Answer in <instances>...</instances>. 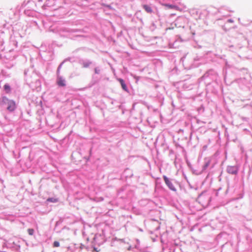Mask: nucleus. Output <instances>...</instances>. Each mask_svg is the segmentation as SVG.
I'll return each instance as SVG.
<instances>
[{"mask_svg": "<svg viewBox=\"0 0 252 252\" xmlns=\"http://www.w3.org/2000/svg\"><path fill=\"white\" fill-rule=\"evenodd\" d=\"M0 103L2 105H7L6 109L9 112L14 111L16 108L15 102L13 100L10 99L6 96L1 97Z\"/></svg>", "mask_w": 252, "mask_h": 252, "instance_id": "obj_1", "label": "nucleus"}, {"mask_svg": "<svg viewBox=\"0 0 252 252\" xmlns=\"http://www.w3.org/2000/svg\"><path fill=\"white\" fill-rule=\"evenodd\" d=\"M210 200L211 198L210 196L205 193L200 194L197 198L199 203L204 207H206L209 205Z\"/></svg>", "mask_w": 252, "mask_h": 252, "instance_id": "obj_2", "label": "nucleus"}, {"mask_svg": "<svg viewBox=\"0 0 252 252\" xmlns=\"http://www.w3.org/2000/svg\"><path fill=\"white\" fill-rule=\"evenodd\" d=\"M163 179H164V180L166 184L167 185V186L169 187V188L170 189H171L172 190H176L175 187L173 186L172 183L169 181V180L168 179V178L167 177H166L165 176H163Z\"/></svg>", "mask_w": 252, "mask_h": 252, "instance_id": "obj_3", "label": "nucleus"}, {"mask_svg": "<svg viewBox=\"0 0 252 252\" xmlns=\"http://www.w3.org/2000/svg\"><path fill=\"white\" fill-rule=\"evenodd\" d=\"M227 172L232 174H236L238 172V169L236 166H230L227 168Z\"/></svg>", "mask_w": 252, "mask_h": 252, "instance_id": "obj_4", "label": "nucleus"}, {"mask_svg": "<svg viewBox=\"0 0 252 252\" xmlns=\"http://www.w3.org/2000/svg\"><path fill=\"white\" fill-rule=\"evenodd\" d=\"M163 6H165L166 8L168 9H173L176 10H179L181 11V9L177 6L175 5L169 4H163Z\"/></svg>", "mask_w": 252, "mask_h": 252, "instance_id": "obj_5", "label": "nucleus"}, {"mask_svg": "<svg viewBox=\"0 0 252 252\" xmlns=\"http://www.w3.org/2000/svg\"><path fill=\"white\" fill-rule=\"evenodd\" d=\"M57 84L60 87H64L65 86V80L61 77H58Z\"/></svg>", "mask_w": 252, "mask_h": 252, "instance_id": "obj_6", "label": "nucleus"}, {"mask_svg": "<svg viewBox=\"0 0 252 252\" xmlns=\"http://www.w3.org/2000/svg\"><path fill=\"white\" fill-rule=\"evenodd\" d=\"M118 80L120 83L123 89L126 91H127V88L126 85L125 84L124 81L122 79H121V78L118 79Z\"/></svg>", "mask_w": 252, "mask_h": 252, "instance_id": "obj_7", "label": "nucleus"}, {"mask_svg": "<svg viewBox=\"0 0 252 252\" xmlns=\"http://www.w3.org/2000/svg\"><path fill=\"white\" fill-rule=\"evenodd\" d=\"M143 7L145 10V11L146 12H147L148 13H152L153 10H152V8L150 6H149V5L145 4V5H143Z\"/></svg>", "mask_w": 252, "mask_h": 252, "instance_id": "obj_8", "label": "nucleus"}, {"mask_svg": "<svg viewBox=\"0 0 252 252\" xmlns=\"http://www.w3.org/2000/svg\"><path fill=\"white\" fill-rule=\"evenodd\" d=\"M4 90L5 91V92H6V93L7 94H8V93H9L10 92V91H11L10 87L7 84L4 85Z\"/></svg>", "mask_w": 252, "mask_h": 252, "instance_id": "obj_9", "label": "nucleus"}, {"mask_svg": "<svg viewBox=\"0 0 252 252\" xmlns=\"http://www.w3.org/2000/svg\"><path fill=\"white\" fill-rule=\"evenodd\" d=\"M210 159H207L206 161V162H205V164L204 165V168L205 169L207 167H208V166L210 165Z\"/></svg>", "mask_w": 252, "mask_h": 252, "instance_id": "obj_10", "label": "nucleus"}, {"mask_svg": "<svg viewBox=\"0 0 252 252\" xmlns=\"http://www.w3.org/2000/svg\"><path fill=\"white\" fill-rule=\"evenodd\" d=\"M28 232L30 235H32L34 233V230L32 228H29L28 229Z\"/></svg>", "mask_w": 252, "mask_h": 252, "instance_id": "obj_11", "label": "nucleus"}, {"mask_svg": "<svg viewBox=\"0 0 252 252\" xmlns=\"http://www.w3.org/2000/svg\"><path fill=\"white\" fill-rule=\"evenodd\" d=\"M47 201H49V202H57L58 200L56 198H49L48 199H47Z\"/></svg>", "mask_w": 252, "mask_h": 252, "instance_id": "obj_12", "label": "nucleus"}, {"mask_svg": "<svg viewBox=\"0 0 252 252\" xmlns=\"http://www.w3.org/2000/svg\"><path fill=\"white\" fill-rule=\"evenodd\" d=\"M54 247H58L60 246V243L58 241H55L53 243Z\"/></svg>", "mask_w": 252, "mask_h": 252, "instance_id": "obj_13", "label": "nucleus"}, {"mask_svg": "<svg viewBox=\"0 0 252 252\" xmlns=\"http://www.w3.org/2000/svg\"><path fill=\"white\" fill-rule=\"evenodd\" d=\"M89 65V63H86V64L84 65V67H88Z\"/></svg>", "mask_w": 252, "mask_h": 252, "instance_id": "obj_14", "label": "nucleus"}]
</instances>
